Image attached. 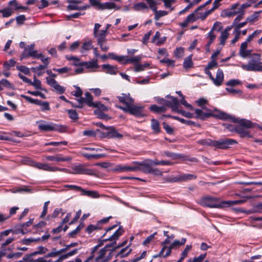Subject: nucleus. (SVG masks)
<instances>
[{"instance_id":"6ab92c4d","label":"nucleus","mask_w":262,"mask_h":262,"mask_svg":"<svg viewBox=\"0 0 262 262\" xmlns=\"http://www.w3.org/2000/svg\"><path fill=\"white\" fill-rule=\"evenodd\" d=\"M73 171L72 172L74 174H92L93 171L91 169H85L83 167V165H79L75 166L72 168Z\"/></svg>"},{"instance_id":"c756f323","label":"nucleus","mask_w":262,"mask_h":262,"mask_svg":"<svg viewBox=\"0 0 262 262\" xmlns=\"http://www.w3.org/2000/svg\"><path fill=\"white\" fill-rule=\"evenodd\" d=\"M86 69H97L99 66L97 60H94L90 62H82V66Z\"/></svg>"},{"instance_id":"09e8293b","label":"nucleus","mask_w":262,"mask_h":262,"mask_svg":"<svg viewBox=\"0 0 262 262\" xmlns=\"http://www.w3.org/2000/svg\"><path fill=\"white\" fill-rule=\"evenodd\" d=\"M160 37V33L157 31L156 32L155 35L153 36L151 41L157 46H159L164 43V40L163 41H160L159 38Z\"/></svg>"},{"instance_id":"a211bd4d","label":"nucleus","mask_w":262,"mask_h":262,"mask_svg":"<svg viewBox=\"0 0 262 262\" xmlns=\"http://www.w3.org/2000/svg\"><path fill=\"white\" fill-rule=\"evenodd\" d=\"M117 98L121 103L125 105L124 106H128L132 103H134V100L130 97L129 94H122L121 96H117Z\"/></svg>"},{"instance_id":"20e7f679","label":"nucleus","mask_w":262,"mask_h":262,"mask_svg":"<svg viewBox=\"0 0 262 262\" xmlns=\"http://www.w3.org/2000/svg\"><path fill=\"white\" fill-rule=\"evenodd\" d=\"M241 67L247 71L262 72V59H260V55L253 54L248 64H243Z\"/></svg>"},{"instance_id":"473e14b6","label":"nucleus","mask_w":262,"mask_h":262,"mask_svg":"<svg viewBox=\"0 0 262 262\" xmlns=\"http://www.w3.org/2000/svg\"><path fill=\"white\" fill-rule=\"evenodd\" d=\"M88 7V6L79 7L78 6V4L75 2L70 3V4L68 6V8L70 10H85Z\"/></svg>"},{"instance_id":"4be33fe9","label":"nucleus","mask_w":262,"mask_h":262,"mask_svg":"<svg viewBox=\"0 0 262 262\" xmlns=\"http://www.w3.org/2000/svg\"><path fill=\"white\" fill-rule=\"evenodd\" d=\"M239 5L235 4L233 5L230 9L225 10L224 11L226 16L228 17L233 16L240 12L238 8Z\"/></svg>"},{"instance_id":"cd10ccee","label":"nucleus","mask_w":262,"mask_h":262,"mask_svg":"<svg viewBox=\"0 0 262 262\" xmlns=\"http://www.w3.org/2000/svg\"><path fill=\"white\" fill-rule=\"evenodd\" d=\"M186 241V238H182L181 240L176 239L170 245L171 248H172L173 249H177L180 246L184 245Z\"/></svg>"},{"instance_id":"69168bd1","label":"nucleus","mask_w":262,"mask_h":262,"mask_svg":"<svg viewBox=\"0 0 262 262\" xmlns=\"http://www.w3.org/2000/svg\"><path fill=\"white\" fill-rule=\"evenodd\" d=\"M261 11L255 12L250 16L247 18V20L249 22H254L257 20L259 14Z\"/></svg>"},{"instance_id":"4d7b16f0","label":"nucleus","mask_w":262,"mask_h":262,"mask_svg":"<svg viewBox=\"0 0 262 262\" xmlns=\"http://www.w3.org/2000/svg\"><path fill=\"white\" fill-rule=\"evenodd\" d=\"M101 246V244H99L97 246H95L92 250V255L89 256L84 262H90L91 261L94 257L95 252L97 250L98 248Z\"/></svg>"},{"instance_id":"0eeeda50","label":"nucleus","mask_w":262,"mask_h":262,"mask_svg":"<svg viewBox=\"0 0 262 262\" xmlns=\"http://www.w3.org/2000/svg\"><path fill=\"white\" fill-rule=\"evenodd\" d=\"M101 25L98 23L95 24L94 28V36L97 38L98 44L100 46L101 49L103 51H106L108 49V47L104 44L106 41L105 33L104 31L98 32V29H100Z\"/></svg>"},{"instance_id":"49530a36","label":"nucleus","mask_w":262,"mask_h":262,"mask_svg":"<svg viewBox=\"0 0 262 262\" xmlns=\"http://www.w3.org/2000/svg\"><path fill=\"white\" fill-rule=\"evenodd\" d=\"M149 63H145L144 64H136L135 66L134 71L136 72L144 71L145 69L149 67Z\"/></svg>"},{"instance_id":"ea45409f","label":"nucleus","mask_w":262,"mask_h":262,"mask_svg":"<svg viewBox=\"0 0 262 262\" xmlns=\"http://www.w3.org/2000/svg\"><path fill=\"white\" fill-rule=\"evenodd\" d=\"M112 9H116V5L113 3L106 2L105 3L101 4V5H100V9L101 10ZM117 9H119V8H117Z\"/></svg>"},{"instance_id":"3c124183","label":"nucleus","mask_w":262,"mask_h":262,"mask_svg":"<svg viewBox=\"0 0 262 262\" xmlns=\"http://www.w3.org/2000/svg\"><path fill=\"white\" fill-rule=\"evenodd\" d=\"M20 192H27V193H32L33 190L27 186H23L22 187H21L19 189H16V190H13L12 191V192H13V193Z\"/></svg>"},{"instance_id":"680f3d73","label":"nucleus","mask_w":262,"mask_h":262,"mask_svg":"<svg viewBox=\"0 0 262 262\" xmlns=\"http://www.w3.org/2000/svg\"><path fill=\"white\" fill-rule=\"evenodd\" d=\"M177 113L181 114L182 116L188 118H191L194 117L193 114L190 113L189 112H186L185 111L179 109L177 112Z\"/></svg>"},{"instance_id":"bf43d9fd","label":"nucleus","mask_w":262,"mask_h":262,"mask_svg":"<svg viewBox=\"0 0 262 262\" xmlns=\"http://www.w3.org/2000/svg\"><path fill=\"white\" fill-rule=\"evenodd\" d=\"M68 113L69 116V117L72 120L75 121L78 119V115L75 110H69L68 111Z\"/></svg>"},{"instance_id":"a19ab883","label":"nucleus","mask_w":262,"mask_h":262,"mask_svg":"<svg viewBox=\"0 0 262 262\" xmlns=\"http://www.w3.org/2000/svg\"><path fill=\"white\" fill-rule=\"evenodd\" d=\"M35 58L40 59L43 63V66H46V67H48V66L50 63V58L45 57L41 53H38Z\"/></svg>"},{"instance_id":"bb28decb","label":"nucleus","mask_w":262,"mask_h":262,"mask_svg":"<svg viewBox=\"0 0 262 262\" xmlns=\"http://www.w3.org/2000/svg\"><path fill=\"white\" fill-rule=\"evenodd\" d=\"M35 47L34 43H32L30 45H28L25 48V50L29 53V55L33 58L36 57L38 54L37 51L34 49Z\"/></svg>"},{"instance_id":"2eb2a0df","label":"nucleus","mask_w":262,"mask_h":262,"mask_svg":"<svg viewBox=\"0 0 262 262\" xmlns=\"http://www.w3.org/2000/svg\"><path fill=\"white\" fill-rule=\"evenodd\" d=\"M46 159L49 161H55L56 162L71 161L72 158L70 157H63L61 154H57L54 156H48Z\"/></svg>"},{"instance_id":"8fccbe9b","label":"nucleus","mask_w":262,"mask_h":262,"mask_svg":"<svg viewBox=\"0 0 262 262\" xmlns=\"http://www.w3.org/2000/svg\"><path fill=\"white\" fill-rule=\"evenodd\" d=\"M155 12V19L158 20L161 17L166 15L168 13L166 11H157V7H156V10L153 11Z\"/></svg>"},{"instance_id":"603ef678","label":"nucleus","mask_w":262,"mask_h":262,"mask_svg":"<svg viewBox=\"0 0 262 262\" xmlns=\"http://www.w3.org/2000/svg\"><path fill=\"white\" fill-rule=\"evenodd\" d=\"M261 33V30H256L252 34L249 35L247 38L246 41L248 42H251L253 38L256 37L258 35Z\"/></svg>"},{"instance_id":"a878e982","label":"nucleus","mask_w":262,"mask_h":262,"mask_svg":"<svg viewBox=\"0 0 262 262\" xmlns=\"http://www.w3.org/2000/svg\"><path fill=\"white\" fill-rule=\"evenodd\" d=\"M218 66L217 62L215 60H211L209 62L206 68L205 69V73L209 76V77H212V74L210 70L214 68H216Z\"/></svg>"},{"instance_id":"5701e85b","label":"nucleus","mask_w":262,"mask_h":262,"mask_svg":"<svg viewBox=\"0 0 262 262\" xmlns=\"http://www.w3.org/2000/svg\"><path fill=\"white\" fill-rule=\"evenodd\" d=\"M107 132L106 133V137L109 138H117L120 139L122 138L123 136L115 129L113 127L110 128H106Z\"/></svg>"},{"instance_id":"774afa93","label":"nucleus","mask_w":262,"mask_h":262,"mask_svg":"<svg viewBox=\"0 0 262 262\" xmlns=\"http://www.w3.org/2000/svg\"><path fill=\"white\" fill-rule=\"evenodd\" d=\"M192 248V245H187L186 246L185 248L183 251V252L181 253V256L185 258L186 257H187L188 253L191 250Z\"/></svg>"},{"instance_id":"dca6fc26","label":"nucleus","mask_w":262,"mask_h":262,"mask_svg":"<svg viewBox=\"0 0 262 262\" xmlns=\"http://www.w3.org/2000/svg\"><path fill=\"white\" fill-rule=\"evenodd\" d=\"M220 25V23L215 22L212 28H211L210 31L208 33V35L207 36V38L209 39V41L206 45V49L208 51L209 49V46L214 41L216 38V35L213 33V31L215 30L216 27Z\"/></svg>"},{"instance_id":"c85d7f7f","label":"nucleus","mask_w":262,"mask_h":262,"mask_svg":"<svg viewBox=\"0 0 262 262\" xmlns=\"http://www.w3.org/2000/svg\"><path fill=\"white\" fill-rule=\"evenodd\" d=\"M84 102L90 107L94 106L95 102H93V96L89 92L85 93Z\"/></svg>"},{"instance_id":"c03bdc74","label":"nucleus","mask_w":262,"mask_h":262,"mask_svg":"<svg viewBox=\"0 0 262 262\" xmlns=\"http://www.w3.org/2000/svg\"><path fill=\"white\" fill-rule=\"evenodd\" d=\"M222 139V141L223 142V146H224L225 149H227V148L230 147V146L231 145L236 143V142L233 139H227V138Z\"/></svg>"},{"instance_id":"7c9ffc66","label":"nucleus","mask_w":262,"mask_h":262,"mask_svg":"<svg viewBox=\"0 0 262 262\" xmlns=\"http://www.w3.org/2000/svg\"><path fill=\"white\" fill-rule=\"evenodd\" d=\"M0 13L2 14L3 17H9L13 13V8L8 7L1 9L0 10Z\"/></svg>"},{"instance_id":"f8f14e48","label":"nucleus","mask_w":262,"mask_h":262,"mask_svg":"<svg viewBox=\"0 0 262 262\" xmlns=\"http://www.w3.org/2000/svg\"><path fill=\"white\" fill-rule=\"evenodd\" d=\"M160 103H164V104L170 106L172 110L174 112H177L179 108V102L178 99L172 96L169 97V100H165L163 99H161L160 101H159Z\"/></svg>"},{"instance_id":"7ed1b4c3","label":"nucleus","mask_w":262,"mask_h":262,"mask_svg":"<svg viewBox=\"0 0 262 262\" xmlns=\"http://www.w3.org/2000/svg\"><path fill=\"white\" fill-rule=\"evenodd\" d=\"M195 113L196 115L194 117L202 120H204L210 117H213L222 120L226 119L228 117V114L223 112L216 110L212 111L204 107L202 110L196 109Z\"/></svg>"},{"instance_id":"9d476101","label":"nucleus","mask_w":262,"mask_h":262,"mask_svg":"<svg viewBox=\"0 0 262 262\" xmlns=\"http://www.w3.org/2000/svg\"><path fill=\"white\" fill-rule=\"evenodd\" d=\"M21 97L24 98L27 101L30 103L40 106V109L42 111H49L50 109L49 103L48 102L42 101L38 99H34L24 95H21Z\"/></svg>"},{"instance_id":"e2e57ef3","label":"nucleus","mask_w":262,"mask_h":262,"mask_svg":"<svg viewBox=\"0 0 262 262\" xmlns=\"http://www.w3.org/2000/svg\"><path fill=\"white\" fill-rule=\"evenodd\" d=\"M184 51V49L183 48H177L174 52L175 56L177 58L182 57L183 56Z\"/></svg>"},{"instance_id":"f257e3e1","label":"nucleus","mask_w":262,"mask_h":262,"mask_svg":"<svg viewBox=\"0 0 262 262\" xmlns=\"http://www.w3.org/2000/svg\"><path fill=\"white\" fill-rule=\"evenodd\" d=\"M124 233V230L122 227L119 228L108 238L104 239L100 242L99 244L102 245V242L106 241H113V242L110 244L106 245L104 248L101 249L98 252V255L95 259L94 262H107L113 256V252L115 250L114 248L111 249L116 244V240L123 234Z\"/></svg>"},{"instance_id":"1a4fd4ad","label":"nucleus","mask_w":262,"mask_h":262,"mask_svg":"<svg viewBox=\"0 0 262 262\" xmlns=\"http://www.w3.org/2000/svg\"><path fill=\"white\" fill-rule=\"evenodd\" d=\"M120 109L123 110L125 112H128L129 114L137 116H140L142 114L143 107L134 105V103L128 105V106H117Z\"/></svg>"},{"instance_id":"5fc2aeb1","label":"nucleus","mask_w":262,"mask_h":262,"mask_svg":"<svg viewBox=\"0 0 262 262\" xmlns=\"http://www.w3.org/2000/svg\"><path fill=\"white\" fill-rule=\"evenodd\" d=\"M0 85H1L3 88L4 87H5L10 89H13L12 84L10 83L9 81L6 79H2L0 81Z\"/></svg>"},{"instance_id":"f3484780","label":"nucleus","mask_w":262,"mask_h":262,"mask_svg":"<svg viewBox=\"0 0 262 262\" xmlns=\"http://www.w3.org/2000/svg\"><path fill=\"white\" fill-rule=\"evenodd\" d=\"M209 78L212 80L213 83L216 86H220L222 84L223 80H224V73L222 70L218 69L216 74V77L214 78L213 75H212V77H209Z\"/></svg>"},{"instance_id":"423d86ee","label":"nucleus","mask_w":262,"mask_h":262,"mask_svg":"<svg viewBox=\"0 0 262 262\" xmlns=\"http://www.w3.org/2000/svg\"><path fill=\"white\" fill-rule=\"evenodd\" d=\"M198 11L199 10L197 9L194 12L187 16L185 20L180 24V26L183 28H185L189 24L193 23L199 19H205L210 13V12H205L203 13H200L198 12Z\"/></svg>"},{"instance_id":"aec40b11","label":"nucleus","mask_w":262,"mask_h":262,"mask_svg":"<svg viewBox=\"0 0 262 262\" xmlns=\"http://www.w3.org/2000/svg\"><path fill=\"white\" fill-rule=\"evenodd\" d=\"M172 249H173L172 248H171V246L169 245V247H167V246L164 245L159 253L153 256L154 258H157L160 256H163L165 258L167 256H169L171 254Z\"/></svg>"},{"instance_id":"b1692460","label":"nucleus","mask_w":262,"mask_h":262,"mask_svg":"<svg viewBox=\"0 0 262 262\" xmlns=\"http://www.w3.org/2000/svg\"><path fill=\"white\" fill-rule=\"evenodd\" d=\"M245 200H239L234 201H222V208L232 206L235 205H240L245 202Z\"/></svg>"},{"instance_id":"052dcab7","label":"nucleus","mask_w":262,"mask_h":262,"mask_svg":"<svg viewBox=\"0 0 262 262\" xmlns=\"http://www.w3.org/2000/svg\"><path fill=\"white\" fill-rule=\"evenodd\" d=\"M251 52V50L247 49H239V54L242 57L246 58L250 55Z\"/></svg>"},{"instance_id":"0e129e2a","label":"nucleus","mask_w":262,"mask_h":262,"mask_svg":"<svg viewBox=\"0 0 262 262\" xmlns=\"http://www.w3.org/2000/svg\"><path fill=\"white\" fill-rule=\"evenodd\" d=\"M117 61L121 64H128V56L124 55H119Z\"/></svg>"},{"instance_id":"37998d69","label":"nucleus","mask_w":262,"mask_h":262,"mask_svg":"<svg viewBox=\"0 0 262 262\" xmlns=\"http://www.w3.org/2000/svg\"><path fill=\"white\" fill-rule=\"evenodd\" d=\"M229 36V32L227 31H223L222 32L221 36L220 37V44L224 46L225 44L226 40L228 39Z\"/></svg>"},{"instance_id":"13d9d810","label":"nucleus","mask_w":262,"mask_h":262,"mask_svg":"<svg viewBox=\"0 0 262 262\" xmlns=\"http://www.w3.org/2000/svg\"><path fill=\"white\" fill-rule=\"evenodd\" d=\"M33 223V219H30L28 222L23 224L21 225V233L23 234L26 233L28 232V230L25 229L26 227L30 226Z\"/></svg>"},{"instance_id":"9b49d317","label":"nucleus","mask_w":262,"mask_h":262,"mask_svg":"<svg viewBox=\"0 0 262 262\" xmlns=\"http://www.w3.org/2000/svg\"><path fill=\"white\" fill-rule=\"evenodd\" d=\"M135 167L138 168L137 170H141L144 173H149L152 168L150 163L149 159L146 160L142 162H135Z\"/></svg>"},{"instance_id":"a18cd8bd","label":"nucleus","mask_w":262,"mask_h":262,"mask_svg":"<svg viewBox=\"0 0 262 262\" xmlns=\"http://www.w3.org/2000/svg\"><path fill=\"white\" fill-rule=\"evenodd\" d=\"M32 256L33 255L31 254V255L24 257V260H26V262H46V260L43 257L34 259L32 257Z\"/></svg>"},{"instance_id":"58836bf2","label":"nucleus","mask_w":262,"mask_h":262,"mask_svg":"<svg viewBox=\"0 0 262 262\" xmlns=\"http://www.w3.org/2000/svg\"><path fill=\"white\" fill-rule=\"evenodd\" d=\"M133 8L136 11H139L142 10L147 9L148 6L145 3L141 2L134 4L133 5Z\"/></svg>"},{"instance_id":"c9c22d12","label":"nucleus","mask_w":262,"mask_h":262,"mask_svg":"<svg viewBox=\"0 0 262 262\" xmlns=\"http://www.w3.org/2000/svg\"><path fill=\"white\" fill-rule=\"evenodd\" d=\"M66 58L67 60L69 61H73V65L75 66H82V62H81L80 60V59L75 56H67Z\"/></svg>"},{"instance_id":"338daca9","label":"nucleus","mask_w":262,"mask_h":262,"mask_svg":"<svg viewBox=\"0 0 262 262\" xmlns=\"http://www.w3.org/2000/svg\"><path fill=\"white\" fill-rule=\"evenodd\" d=\"M160 62L167 64L168 67H173L174 66V61L166 58H164L160 60Z\"/></svg>"},{"instance_id":"6e6d98bb","label":"nucleus","mask_w":262,"mask_h":262,"mask_svg":"<svg viewBox=\"0 0 262 262\" xmlns=\"http://www.w3.org/2000/svg\"><path fill=\"white\" fill-rule=\"evenodd\" d=\"M48 251V249L43 246H39L37 248V250L32 253V255H36L37 254H45Z\"/></svg>"},{"instance_id":"e433bc0d","label":"nucleus","mask_w":262,"mask_h":262,"mask_svg":"<svg viewBox=\"0 0 262 262\" xmlns=\"http://www.w3.org/2000/svg\"><path fill=\"white\" fill-rule=\"evenodd\" d=\"M151 127L152 129L154 130L155 133H158L160 131V124L159 122L155 119H151Z\"/></svg>"},{"instance_id":"4c0bfd02","label":"nucleus","mask_w":262,"mask_h":262,"mask_svg":"<svg viewBox=\"0 0 262 262\" xmlns=\"http://www.w3.org/2000/svg\"><path fill=\"white\" fill-rule=\"evenodd\" d=\"M82 155L88 160L92 159H98L105 156L104 154H90L88 153H83Z\"/></svg>"},{"instance_id":"72a5a7b5","label":"nucleus","mask_w":262,"mask_h":262,"mask_svg":"<svg viewBox=\"0 0 262 262\" xmlns=\"http://www.w3.org/2000/svg\"><path fill=\"white\" fill-rule=\"evenodd\" d=\"M32 166L39 169L48 171L49 165L46 163L33 162H32Z\"/></svg>"},{"instance_id":"f704fd0d","label":"nucleus","mask_w":262,"mask_h":262,"mask_svg":"<svg viewBox=\"0 0 262 262\" xmlns=\"http://www.w3.org/2000/svg\"><path fill=\"white\" fill-rule=\"evenodd\" d=\"M29 84L33 86L36 89H42L41 81L36 78L35 75H34L33 81L31 80Z\"/></svg>"},{"instance_id":"2f4dec72","label":"nucleus","mask_w":262,"mask_h":262,"mask_svg":"<svg viewBox=\"0 0 262 262\" xmlns=\"http://www.w3.org/2000/svg\"><path fill=\"white\" fill-rule=\"evenodd\" d=\"M192 55H190L187 57L184 61L183 67L185 69H188L192 67L193 62L192 61Z\"/></svg>"},{"instance_id":"864d4df0","label":"nucleus","mask_w":262,"mask_h":262,"mask_svg":"<svg viewBox=\"0 0 262 262\" xmlns=\"http://www.w3.org/2000/svg\"><path fill=\"white\" fill-rule=\"evenodd\" d=\"M150 110L156 113H162L165 112V108L164 106H159L155 104L152 105L150 107Z\"/></svg>"},{"instance_id":"de8ad7c7","label":"nucleus","mask_w":262,"mask_h":262,"mask_svg":"<svg viewBox=\"0 0 262 262\" xmlns=\"http://www.w3.org/2000/svg\"><path fill=\"white\" fill-rule=\"evenodd\" d=\"M47 67L46 66L39 65L38 67L33 68L32 69V71L36 73L38 76H40L43 74V72L42 70H45Z\"/></svg>"},{"instance_id":"412c9836","label":"nucleus","mask_w":262,"mask_h":262,"mask_svg":"<svg viewBox=\"0 0 262 262\" xmlns=\"http://www.w3.org/2000/svg\"><path fill=\"white\" fill-rule=\"evenodd\" d=\"M102 68L106 74L116 75L118 72V68L116 66L104 64L102 66Z\"/></svg>"},{"instance_id":"4468645a","label":"nucleus","mask_w":262,"mask_h":262,"mask_svg":"<svg viewBox=\"0 0 262 262\" xmlns=\"http://www.w3.org/2000/svg\"><path fill=\"white\" fill-rule=\"evenodd\" d=\"M137 168L135 167V162H133L130 165H118L114 168V170L119 172L136 171Z\"/></svg>"},{"instance_id":"393cba45","label":"nucleus","mask_w":262,"mask_h":262,"mask_svg":"<svg viewBox=\"0 0 262 262\" xmlns=\"http://www.w3.org/2000/svg\"><path fill=\"white\" fill-rule=\"evenodd\" d=\"M81 192V195H86L92 198H98L100 195L96 191L86 190L81 188L80 190Z\"/></svg>"},{"instance_id":"79ce46f5","label":"nucleus","mask_w":262,"mask_h":262,"mask_svg":"<svg viewBox=\"0 0 262 262\" xmlns=\"http://www.w3.org/2000/svg\"><path fill=\"white\" fill-rule=\"evenodd\" d=\"M163 155L166 157L171 158L172 159L176 160L182 158V156L180 154L171 152L168 151L163 152Z\"/></svg>"},{"instance_id":"f03ea898","label":"nucleus","mask_w":262,"mask_h":262,"mask_svg":"<svg viewBox=\"0 0 262 262\" xmlns=\"http://www.w3.org/2000/svg\"><path fill=\"white\" fill-rule=\"evenodd\" d=\"M225 120H230L233 122L238 123V125L235 127H233L232 125L230 124H224L225 127L228 130L230 131L234 130L235 132L239 134L241 138L252 137L250 132L247 129V128L253 127L254 124L250 121L245 119H239L229 114H228V117H227Z\"/></svg>"},{"instance_id":"ddd939ff","label":"nucleus","mask_w":262,"mask_h":262,"mask_svg":"<svg viewBox=\"0 0 262 262\" xmlns=\"http://www.w3.org/2000/svg\"><path fill=\"white\" fill-rule=\"evenodd\" d=\"M47 83L50 86L54 89V90L59 94H63L65 92V88L60 85L57 81L54 78L50 77L46 78Z\"/></svg>"},{"instance_id":"39448f33","label":"nucleus","mask_w":262,"mask_h":262,"mask_svg":"<svg viewBox=\"0 0 262 262\" xmlns=\"http://www.w3.org/2000/svg\"><path fill=\"white\" fill-rule=\"evenodd\" d=\"M36 124H37L39 129L43 132L56 131L62 133L66 130V128L61 125L48 122L42 120L36 121Z\"/></svg>"},{"instance_id":"6e6552de","label":"nucleus","mask_w":262,"mask_h":262,"mask_svg":"<svg viewBox=\"0 0 262 262\" xmlns=\"http://www.w3.org/2000/svg\"><path fill=\"white\" fill-rule=\"evenodd\" d=\"M199 203L205 207L222 208V200L217 198L206 196L200 199Z\"/></svg>"}]
</instances>
